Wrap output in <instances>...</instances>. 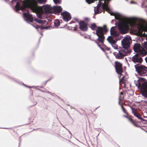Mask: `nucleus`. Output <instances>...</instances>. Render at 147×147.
Listing matches in <instances>:
<instances>
[{
	"label": "nucleus",
	"mask_w": 147,
	"mask_h": 147,
	"mask_svg": "<svg viewBox=\"0 0 147 147\" xmlns=\"http://www.w3.org/2000/svg\"><path fill=\"white\" fill-rule=\"evenodd\" d=\"M134 82L136 86L141 90V94L145 98H147V80L140 77Z\"/></svg>",
	"instance_id": "obj_1"
},
{
	"label": "nucleus",
	"mask_w": 147,
	"mask_h": 147,
	"mask_svg": "<svg viewBox=\"0 0 147 147\" xmlns=\"http://www.w3.org/2000/svg\"><path fill=\"white\" fill-rule=\"evenodd\" d=\"M96 30L95 34L98 36L97 40L104 46V42L105 39L104 33H106L108 31L106 25H104L103 27L98 26L97 29Z\"/></svg>",
	"instance_id": "obj_2"
},
{
	"label": "nucleus",
	"mask_w": 147,
	"mask_h": 147,
	"mask_svg": "<svg viewBox=\"0 0 147 147\" xmlns=\"http://www.w3.org/2000/svg\"><path fill=\"white\" fill-rule=\"evenodd\" d=\"M121 42L123 48L121 49V51L126 54L130 53L131 51L129 49L130 45L129 40L128 38L125 37L121 40Z\"/></svg>",
	"instance_id": "obj_3"
},
{
	"label": "nucleus",
	"mask_w": 147,
	"mask_h": 147,
	"mask_svg": "<svg viewBox=\"0 0 147 147\" xmlns=\"http://www.w3.org/2000/svg\"><path fill=\"white\" fill-rule=\"evenodd\" d=\"M134 67L136 71L140 76H142L146 72L147 68L144 65L138 64L135 65Z\"/></svg>",
	"instance_id": "obj_4"
},
{
	"label": "nucleus",
	"mask_w": 147,
	"mask_h": 147,
	"mask_svg": "<svg viewBox=\"0 0 147 147\" xmlns=\"http://www.w3.org/2000/svg\"><path fill=\"white\" fill-rule=\"evenodd\" d=\"M117 26L121 34H125L127 32L128 29V27L126 24H119Z\"/></svg>",
	"instance_id": "obj_5"
},
{
	"label": "nucleus",
	"mask_w": 147,
	"mask_h": 147,
	"mask_svg": "<svg viewBox=\"0 0 147 147\" xmlns=\"http://www.w3.org/2000/svg\"><path fill=\"white\" fill-rule=\"evenodd\" d=\"M23 17L24 20L27 23L28 22H32L33 19L32 15L29 13V12H24L23 14Z\"/></svg>",
	"instance_id": "obj_6"
},
{
	"label": "nucleus",
	"mask_w": 147,
	"mask_h": 147,
	"mask_svg": "<svg viewBox=\"0 0 147 147\" xmlns=\"http://www.w3.org/2000/svg\"><path fill=\"white\" fill-rule=\"evenodd\" d=\"M122 64L120 62L116 61L115 62V67L117 73L119 74H121L123 72Z\"/></svg>",
	"instance_id": "obj_7"
},
{
	"label": "nucleus",
	"mask_w": 147,
	"mask_h": 147,
	"mask_svg": "<svg viewBox=\"0 0 147 147\" xmlns=\"http://www.w3.org/2000/svg\"><path fill=\"white\" fill-rule=\"evenodd\" d=\"M61 15L62 16L63 20L66 22L70 20L71 18L70 13L67 11L61 13Z\"/></svg>",
	"instance_id": "obj_8"
},
{
	"label": "nucleus",
	"mask_w": 147,
	"mask_h": 147,
	"mask_svg": "<svg viewBox=\"0 0 147 147\" xmlns=\"http://www.w3.org/2000/svg\"><path fill=\"white\" fill-rule=\"evenodd\" d=\"M102 1H104V3H98L97 6H96V8H97L99 9V8L101 7L103 9H105L106 8H107L108 5L109 3V1H110L111 0H101Z\"/></svg>",
	"instance_id": "obj_9"
},
{
	"label": "nucleus",
	"mask_w": 147,
	"mask_h": 147,
	"mask_svg": "<svg viewBox=\"0 0 147 147\" xmlns=\"http://www.w3.org/2000/svg\"><path fill=\"white\" fill-rule=\"evenodd\" d=\"M132 60L134 63L137 62L139 63H141L143 61L142 58L138 54H136L132 57Z\"/></svg>",
	"instance_id": "obj_10"
},
{
	"label": "nucleus",
	"mask_w": 147,
	"mask_h": 147,
	"mask_svg": "<svg viewBox=\"0 0 147 147\" xmlns=\"http://www.w3.org/2000/svg\"><path fill=\"white\" fill-rule=\"evenodd\" d=\"M80 28L82 31H86L88 30V24L84 21H82L79 22Z\"/></svg>",
	"instance_id": "obj_11"
},
{
	"label": "nucleus",
	"mask_w": 147,
	"mask_h": 147,
	"mask_svg": "<svg viewBox=\"0 0 147 147\" xmlns=\"http://www.w3.org/2000/svg\"><path fill=\"white\" fill-rule=\"evenodd\" d=\"M54 14L58 15H59L60 13L61 12L62 10V8L60 6H54L52 8Z\"/></svg>",
	"instance_id": "obj_12"
},
{
	"label": "nucleus",
	"mask_w": 147,
	"mask_h": 147,
	"mask_svg": "<svg viewBox=\"0 0 147 147\" xmlns=\"http://www.w3.org/2000/svg\"><path fill=\"white\" fill-rule=\"evenodd\" d=\"M42 7H43V11L45 13H49L51 12V10L52 8L49 5L47 4L46 5H43Z\"/></svg>",
	"instance_id": "obj_13"
},
{
	"label": "nucleus",
	"mask_w": 147,
	"mask_h": 147,
	"mask_svg": "<svg viewBox=\"0 0 147 147\" xmlns=\"http://www.w3.org/2000/svg\"><path fill=\"white\" fill-rule=\"evenodd\" d=\"M138 25L141 28H144L145 27L147 28L146 25H145V21L143 19H138Z\"/></svg>",
	"instance_id": "obj_14"
},
{
	"label": "nucleus",
	"mask_w": 147,
	"mask_h": 147,
	"mask_svg": "<svg viewBox=\"0 0 147 147\" xmlns=\"http://www.w3.org/2000/svg\"><path fill=\"white\" fill-rule=\"evenodd\" d=\"M108 42L110 43L111 45H112L113 44L112 43H115V44L116 43V42L113 38L111 36H109L107 39Z\"/></svg>",
	"instance_id": "obj_15"
},
{
	"label": "nucleus",
	"mask_w": 147,
	"mask_h": 147,
	"mask_svg": "<svg viewBox=\"0 0 147 147\" xmlns=\"http://www.w3.org/2000/svg\"><path fill=\"white\" fill-rule=\"evenodd\" d=\"M140 45L139 44L136 43L134 45L133 49L134 51L137 53L140 49Z\"/></svg>",
	"instance_id": "obj_16"
},
{
	"label": "nucleus",
	"mask_w": 147,
	"mask_h": 147,
	"mask_svg": "<svg viewBox=\"0 0 147 147\" xmlns=\"http://www.w3.org/2000/svg\"><path fill=\"white\" fill-rule=\"evenodd\" d=\"M34 21L36 22L41 24H45V22H46V21L45 20H40L37 18H36L34 19Z\"/></svg>",
	"instance_id": "obj_17"
},
{
	"label": "nucleus",
	"mask_w": 147,
	"mask_h": 147,
	"mask_svg": "<svg viewBox=\"0 0 147 147\" xmlns=\"http://www.w3.org/2000/svg\"><path fill=\"white\" fill-rule=\"evenodd\" d=\"M127 54L125 53L124 55H122L121 54H117L115 58L116 59H121L123 58V57L126 55Z\"/></svg>",
	"instance_id": "obj_18"
},
{
	"label": "nucleus",
	"mask_w": 147,
	"mask_h": 147,
	"mask_svg": "<svg viewBox=\"0 0 147 147\" xmlns=\"http://www.w3.org/2000/svg\"><path fill=\"white\" fill-rule=\"evenodd\" d=\"M111 34L114 37H116L119 36V34L116 31H114L113 32H111Z\"/></svg>",
	"instance_id": "obj_19"
},
{
	"label": "nucleus",
	"mask_w": 147,
	"mask_h": 147,
	"mask_svg": "<svg viewBox=\"0 0 147 147\" xmlns=\"http://www.w3.org/2000/svg\"><path fill=\"white\" fill-rule=\"evenodd\" d=\"M97 27H98L97 26L96 24L95 23L92 24L90 27L91 29L93 30H94L96 28H97Z\"/></svg>",
	"instance_id": "obj_20"
},
{
	"label": "nucleus",
	"mask_w": 147,
	"mask_h": 147,
	"mask_svg": "<svg viewBox=\"0 0 147 147\" xmlns=\"http://www.w3.org/2000/svg\"><path fill=\"white\" fill-rule=\"evenodd\" d=\"M54 25L55 26L58 27L60 24V22H59V20H55L54 22Z\"/></svg>",
	"instance_id": "obj_21"
},
{
	"label": "nucleus",
	"mask_w": 147,
	"mask_h": 147,
	"mask_svg": "<svg viewBox=\"0 0 147 147\" xmlns=\"http://www.w3.org/2000/svg\"><path fill=\"white\" fill-rule=\"evenodd\" d=\"M134 116L137 117L138 119L140 120L141 121H147V120L144 119L143 118L140 117L139 115H138L137 114L136 115Z\"/></svg>",
	"instance_id": "obj_22"
},
{
	"label": "nucleus",
	"mask_w": 147,
	"mask_h": 147,
	"mask_svg": "<svg viewBox=\"0 0 147 147\" xmlns=\"http://www.w3.org/2000/svg\"><path fill=\"white\" fill-rule=\"evenodd\" d=\"M94 11L95 14H98L101 13L102 12L101 11H100L99 8H96V9H95H95Z\"/></svg>",
	"instance_id": "obj_23"
},
{
	"label": "nucleus",
	"mask_w": 147,
	"mask_h": 147,
	"mask_svg": "<svg viewBox=\"0 0 147 147\" xmlns=\"http://www.w3.org/2000/svg\"><path fill=\"white\" fill-rule=\"evenodd\" d=\"M113 44L112 45V46L113 48L115 49H117L118 48V46L117 45L115 44V43H112Z\"/></svg>",
	"instance_id": "obj_24"
},
{
	"label": "nucleus",
	"mask_w": 147,
	"mask_h": 147,
	"mask_svg": "<svg viewBox=\"0 0 147 147\" xmlns=\"http://www.w3.org/2000/svg\"><path fill=\"white\" fill-rule=\"evenodd\" d=\"M136 110V109L135 108H132V113L134 116L137 114Z\"/></svg>",
	"instance_id": "obj_25"
},
{
	"label": "nucleus",
	"mask_w": 147,
	"mask_h": 147,
	"mask_svg": "<svg viewBox=\"0 0 147 147\" xmlns=\"http://www.w3.org/2000/svg\"><path fill=\"white\" fill-rule=\"evenodd\" d=\"M38 2L40 4H43L45 3L47 1V0H37Z\"/></svg>",
	"instance_id": "obj_26"
},
{
	"label": "nucleus",
	"mask_w": 147,
	"mask_h": 147,
	"mask_svg": "<svg viewBox=\"0 0 147 147\" xmlns=\"http://www.w3.org/2000/svg\"><path fill=\"white\" fill-rule=\"evenodd\" d=\"M143 47L147 50V40L146 41H144L143 43Z\"/></svg>",
	"instance_id": "obj_27"
},
{
	"label": "nucleus",
	"mask_w": 147,
	"mask_h": 147,
	"mask_svg": "<svg viewBox=\"0 0 147 147\" xmlns=\"http://www.w3.org/2000/svg\"><path fill=\"white\" fill-rule=\"evenodd\" d=\"M54 3L56 4L59 3L60 2V0H53Z\"/></svg>",
	"instance_id": "obj_28"
},
{
	"label": "nucleus",
	"mask_w": 147,
	"mask_h": 147,
	"mask_svg": "<svg viewBox=\"0 0 147 147\" xmlns=\"http://www.w3.org/2000/svg\"><path fill=\"white\" fill-rule=\"evenodd\" d=\"M26 9V8L24 6H22L20 7V9L22 11Z\"/></svg>",
	"instance_id": "obj_29"
},
{
	"label": "nucleus",
	"mask_w": 147,
	"mask_h": 147,
	"mask_svg": "<svg viewBox=\"0 0 147 147\" xmlns=\"http://www.w3.org/2000/svg\"><path fill=\"white\" fill-rule=\"evenodd\" d=\"M115 27H112L110 30V33L111 32H113L114 31H115Z\"/></svg>",
	"instance_id": "obj_30"
},
{
	"label": "nucleus",
	"mask_w": 147,
	"mask_h": 147,
	"mask_svg": "<svg viewBox=\"0 0 147 147\" xmlns=\"http://www.w3.org/2000/svg\"><path fill=\"white\" fill-rule=\"evenodd\" d=\"M19 5V3L18 2H17L16 5L15 6V8H16V11H18L19 10V9H18L17 8V6H18Z\"/></svg>",
	"instance_id": "obj_31"
},
{
	"label": "nucleus",
	"mask_w": 147,
	"mask_h": 147,
	"mask_svg": "<svg viewBox=\"0 0 147 147\" xmlns=\"http://www.w3.org/2000/svg\"><path fill=\"white\" fill-rule=\"evenodd\" d=\"M33 27H34L37 30H38V28H39V26H38V25H37L36 26H34L33 24H30Z\"/></svg>",
	"instance_id": "obj_32"
},
{
	"label": "nucleus",
	"mask_w": 147,
	"mask_h": 147,
	"mask_svg": "<svg viewBox=\"0 0 147 147\" xmlns=\"http://www.w3.org/2000/svg\"><path fill=\"white\" fill-rule=\"evenodd\" d=\"M133 124L135 126H136L137 127H141V126H140V125H138V124H136L135 123H134Z\"/></svg>",
	"instance_id": "obj_33"
},
{
	"label": "nucleus",
	"mask_w": 147,
	"mask_h": 147,
	"mask_svg": "<svg viewBox=\"0 0 147 147\" xmlns=\"http://www.w3.org/2000/svg\"><path fill=\"white\" fill-rule=\"evenodd\" d=\"M128 119L129 120V121L132 124H133L134 122L133 121V120L131 118H130L128 117Z\"/></svg>",
	"instance_id": "obj_34"
},
{
	"label": "nucleus",
	"mask_w": 147,
	"mask_h": 147,
	"mask_svg": "<svg viewBox=\"0 0 147 147\" xmlns=\"http://www.w3.org/2000/svg\"><path fill=\"white\" fill-rule=\"evenodd\" d=\"M121 107V108H122V110H123V112H124L126 114H127V113L126 112H125V109H124V108H123V107L122 106Z\"/></svg>",
	"instance_id": "obj_35"
},
{
	"label": "nucleus",
	"mask_w": 147,
	"mask_h": 147,
	"mask_svg": "<svg viewBox=\"0 0 147 147\" xmlns=\"http://www.w3.org/2000/svg\"><path fill=\"white\" fill-rule=\"evenodd\" d=\"M37 16L38 17V18H39L42 19V16H41V15L37 14Z\"/></svg>",
	"instance_id": "obj_36"
},
{
	"label": "nucleus",
	"mask_w": 147,
	"mask_h": 147,
	"mask_svg": "<svg viewBox=\"0 0 147 147\" xmlns=\"http://www.w3.org/2000/svg\"><path fill=\"white\" fill-rule=\"evenodd\" d=\"M46 92L51 94V95L53 96V94H53L52 93H51V92H50L49 91H47Z\"/></svg>",
	"instance_id": "obj_37"
},
{
	"label": "nucleus",
	"mask_w": 147,
	"mask_h": 147,
	"mask_svg": "<svg viewBox=\"0 0 147 147\" xmlns=\"http://www.w3.org/2000/svg\"><path fill=\"white\" fill-rule=\"evenodd\" d=\"M121 51H121V50L120 51L119 50L118 53L117 54H119L120 55L121 54L122 55H124V54H123L122 53H121Z\"/></svg>",
	"instance_id": "obj_38"
},
{
	"label": "nucleus",
	"mask_w": 147,
	"mask_h": 147,
	"mask_svg": "<svg viewBox=\"0 0 147 147\" xmlns=\"http://www.w3.org/2000/svg\"><path fill=\"white\" fill-rule=\"evenodd\" d=\"M39 28H40L41 30H43V29H44V27L40 26H39Z\"/></svg>",
	"instance_id": "obj_39"
},
{
	"label": "nucleus",
	"mask_w": 147,
	"mask_h": 147,
	"mask_svg": "<svg viewBox=\"0 0 147 147\" xmlns=\"http://www.w3.org/2000/svg\"><path fill=\"white\" fill-rule=\"evenodd\" d=\"M74 19L77 22H78V20L76 18H74Z\"/></svg>",
	"instance_id": "obj_40"
},
{
	"label": "nucleus",
	"mask_w": 147,
	"mask_h": 147,
	"mask_svg": "<svg viewBox=\"0 0 147 147\" xmlns=\"http://www.w3.org/2000/svg\"><path fill=\"white\" fill-rule=\"evenodd\" d=\"M49 27H48V26L44 27V29H47L49 28Z\"/></svg>",
	"instance_id": "obj_41"
},
{
	"label": "nucleus",
	"mask_w": 147,
	"mask_h": 147,
	"mask_svg": "<svg viewBox=\"0 0 147 147\" xmlns=\"http://www.w3.org/2000/svg\"><path fill=\"white\" fill-rule=\"evenodd\" d=\"M84 19L85 21H88V19L87 18H85Z\"/></svg>",
	"instance_id": "obj_42"
},
{
	"label": "nucleus",
	"mask_w": 147,
	"mask_h": 147,
	"mask_svg": "<svg viewBox=\"0 0 147 147\" xmlns=\"http://www.w3.org/2000/svg\"><path fill=\"white\" fill-rule=\"evenodd\" d=\"M77 26H75V27H74V30H77Z\"/></svg>",
	"instance_id": "obj_43"
},
{
	"label": "nucleus",
	"mask_w": 147,
	"mask_h": 147,
	"mask_svg": "<svg viewBox=\"0 0 147 147\" xmlns=\"http://www.w3.org/2000/svg\"><path fill=\"white\" fill-rule=\"evenodd\" d=\"M113 54L116 57V56L117 54V53L116 52H114L113 53Z\"/></svg>",
	"instance_id": "obj_44"
},
{
	"label": "nucleus",
	"mask_w": 147,
	"mask_h": 147,
	"mask_svg": "<svg viewBox=\"0 0 147 147\" xmlns=\"http://www.w3.org/2000/svg\"><path fill=\"white\" fill-rule=\"evenodd\" d=\"M141 55L142 56H144L146 55V53H145L144 54H143V53H141Z\"/></svg>",
	"instance_id": "obj_45"
},
{
	"label": "nucleus",
	"mask_w": 147,
	"mask_h": 147,
	"mask_svg": "<svg viewBox=\"0 0 147 147\" xmlns=\"http://www.w3.org/2000/svg\"><path fill=\"white\" fill-rule=\"evenodd\" d=\"M100 49H101L103 51H105V50L104 49L102 48V47H101Z\"/></svg>",
	"instance_id": "obj_46"
},
{
	"label": "nucleus",
	"mask_w": 147,
	"mask_h": 147,
	"mask_svg": "<svg viewBox=\"0 0 147 147\" xmlns=\"http://www.w3.org/2000/svg\"><path fill=\"white\" fill-rule=\"evenodd\" d=\"M97 40H94V42L96 43L97 44L98 42L97 41Z\"/></svg>",
	"instance_id": "obj_47"
},
{
	"label": "nucleus",
	"mask_w": 147,
	"mask_h": 147,
	"mask_svg": "<svg viewBox=\"0 0 147 147\" xmlns=\"http://www.w3.org/2000/svg\"><path fill=\"white\" fill-rule=\"evenodd\" d=\"M145 59L146 63H147V56L145 58Z\"/></svg>",
	"instance_id": "obj_48"
},
{
	"label": "nucleus",
	"mask_w": 147,
	"mask_h": 147,
	"mask_svg": "<svg viewBox=\"0 0 147 147\" xmlns=\"http://www.w3.org/2000/svg\"><path fill=\"white\" fill-rule=\"evenodd\" d=\"M106 49L107 51H109L110 50V48H109L107 47Z\"/></svg>",
	"instance_id": "obj_49"
},
{
	"label": "nucleus",
	"mask_w": 147,
	"mask_h": 147,
	"mask_svg": "<svg viewBox=\"0 0 147 147\" xmlns=\"http://www.w3.org/2000/svg\"><path fill=\"white\" fill-rule=\"evenodd\" d=\"M18 0H12V1L13 2H16L18 1Z\"/></svg>",
	"instance_id": "obj_50"
},
{
	"label": "nucleus",
	"mask_w": 147,
	"mask_h": 147,
	"mask_svg": "<svg viewBox=\"0 0 147 147\" xmlns=\"http://www.w3.org/2000/svg\"><path fill=\"white\" fill-rule=\"evenodd\" d=\"M123 117H125V118H127V119H128V117L127 116H126V115H123Z\"/></svg>",
	"instance_id": "obj_51"
},
{
	"label": "nucleus",
	"mask_w": 147,
	"mask_h": 147,
	"mask_svg": "<svg viewBox=\"0 0 147 147\" xmlns=\"http://www.w3.org/2000/svg\"><path fill=\"white\" fill-rule=\"evenodd\" d=\"M97 45L100 48L101 47L100 45L98 43L97 44Z\"/></svg>",
	"instance_id": "obj_52"
},
{
	"label": "nucleus",
	"mask_w": 147,
	"mask_h": 147,
	"mask_svg": "<svg viewBox=\"0 0 147 147\" xmlns=\"http://www.w3.org/2000/svg\"><path fill=\"white\" fill-rule=\"evenodd\" d=\"M130 3L131 4H133V3H135L132 1H131L130 2Z\"/></svg>",
	"instance_id": "obj_53"
},
{
	"label": "nucleus",
	"mask_w": 147,
	"mask_h": 147,
	"mask_svg": "<svg viewBox=\"0 0 147 147\" xmlns=\"http://www.w3.org/2000/svg\"><path fill=\"white\" fill-rule=\"evenodd\" d=\"M51 79V78H50L49 79V80H47L45 81V82H48V81H49Z\"/></svg>",
	"instance_id": "obj_54"
},
{
	"label": "nucleus",
	"mask_w": 147,
	"mask_h": 147,
	"mask_svg": "<svg viewBox=\"0 0 147 147\" xmlns=\"http://www.w3.org/2000/svg\"><path fill=\"white\" fill-rule=\"evenodd\" d=\"M115 18L116 20H118V18L116 16H115Z\"/></svg>",
	"instance_id": "obj_55"
},
{
	"label": "nucleus",
	"mask_w": 147,
	"mask_h": 147,
	"mask_svg": "<svg viewBox=\"0 0 147 147\" xmlns=\"http://www.w3.org/2000/svg\"><path fill=\"white\" fill-rule=\"evenodd\" d=\"M32 88H36V87L35 86H32L31 87Z\"/></svg>",
	"instance_id": "obj_56"
},
{
	"label": "nucleus",
	"mask_w": 147,
	"mask_h": 147,
	"mask_svg": "<svg viewBox=\"0 0 147 147\" xmlns=\"http://www.w3.org/2000/svg\"><path fill=\"white\" fill-rule=\"evenodd\" d=\"M86 2L88 4H90V3L89 2L88 0H86Z\"/></svg>",
	"instance_id": "obj_57"
},
{
	"label": "nucleus",
	"mask_w": 147,
	"mask_h": 147,
	"mask_svg": "<svg viewBox=\"0 0 147 147\" xmlns=\"http://www.w3.org/2000/svg\"><path fill=\"white\" fill-rule=\"evenodd\" d=\"M1 128L5 129H9L10 128Z\"/></svg>",
	"instance_id": "obj_58"
},
{
	"label": "nucleus",
	"mask_w": 147,
	"mask_h": 147,
	"mask_svg": "<svg viewBox=\"0 0 147 147\" xmlns=\"http://www.w3.org/2000/svg\"><path fill=\"white\" fill-rule=\"evenodd\" d=\"M144 102L145 103H147V100H144Z\"/></svg>",
	"instance_id": "obj_59"
},
{
	"label": "nucleus",
	"mask_w": 147,
	"mask_h": 147,
	"mask_svg": "<svg viewBox=\"0 0 147 147\" xmlns=\"http://www.w3.org/2000/svg\"><path fill=\"white\" fill-rule=\"evenodd\" d=\"M90 40H91V41H94V40H93V39H91V38H90Z\"/></svg>",
	"instance_id": "obj_60"
},
{
	"label": "nucleus",
	"mask_w": 147,
	"mask_h": 147,
	"mask_svg": "<svg viewBox=\"0 0 147 147\" xmlns=\"http://www.w3.org/2000/svg\"><path fill=\"white\" fill-rule=\"evenodd\" d=\"M28 87V88H32V87H30V86H28V87Z\"/></svg>",
	"instance_id": "obj_61"
},
{
	"label": "nucleus",
	"mask_w": 147,
	"mask_h": 147,
	"mask_svg": "<svg viewBox=\"0 0 147 147\" xmlns=\"http://www.w3.org/2000/svg\"><path fill=\"white\" fill-rule=\"evenodd\" d=\"M144 118H147V117L144 116Z\"/></svg>",
	"instance_id": "obj_62"
},
{
	"label": "nucleus",
	"mask_w": 147,
	"mask_h": 147,
	"mask_svg": "<svg viewBox=\"0 0 147 147\" xmlns=\"http://www.w3.org/2000/svg\"><path fill=\"white\" fill-rule=\"evenodd\" d=\"M24 86H26V87H28V86H26V85H24Z\"/></svg>",
	"instance_id": "obj_63"
},
{
	"label": "nucleus",
	"mask_w": 147,
	"mask_h": 147,
	"mask_svg": "<svg viewBox=\"0 0 147 147\" xmlns=\"http://www.w3.org/2000/svg\"><path fill=\"white\" fill-rule=\"evenodd\" d=\"M47 82H45V85L47 83Z\"/></svg>",
	"instance_id": "obj_64"
}]
</instances>
